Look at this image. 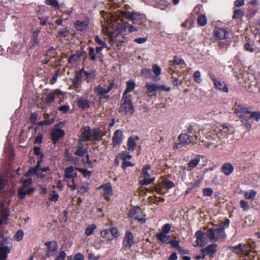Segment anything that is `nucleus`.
I'll return each instance as SVG.
<instances>
[{"label":"nucleus","mask_w":260,"mask_h":260,"mask_svg":"<svg viewBox=\"0 0 260 260\" xmlns=\"http://www.w3.org/2000/svg\"><path fill=\"white\" fill-rule=\"evenodd\" d=\"M235 129L232 126L220 125L208 132L202 142L208 148H218L234 139Z\"/></svg>","instance_id":"obj_1"},{"label":"nucleus","mask_w":260,"mask_h":260,"mask_svg":"<svg viewBox=\"0 0 260 260\" xmlns=\"http://www.w3.org/2000/svg\"><path fill=\"white\" fill-rule=\"evenodd\" d=\"M249 112L248 108L241 105L236 106L235 109V113L237 116L241 118L242 122L248 131L251 128V122L248 121L247 120V114L249 113Z\"/></svg>","instance_id":"obj_2"},{"label":"nucleus","mask_w":260,"mask_h":260,"mask_svg":"<svg viewBox=\"0 0 260 260\" xmlns=\"http://www.w3.org/2000/svg\"><path fill=\"white\" fill-rule=\"evenodd\" d=\"M132 96H123L119 112L132 115L135 112V108L132 101Z\"/></svg>","instance_id":"obj_3"},{"label":"nucleus","mask_w":260,"mask_h":260,"mask_svg":"<svg viewBox=\"0 0 260 260\" xmlns=\"http://www.w3.org/2000/svg\"><path fill=\"white\" fill-rule=\"evenodd\" d=\"M11 241L10 238L0 235V260H7L11 250V246L8 245L11 244Z\"/></svg>","instance_id":"obj_4"},{"label":"nucleus","mask_w":260,"mask_h":260,"mask_svg":"<svg viewBox=\"0 0 260 260\" xmlns=\"http://www.w3.org/2000/svg\"><path fill=\"white\" fill-rule=\"evenodd\" d=\"M224 228L220 227L217 229H209L206 232V235L211 241H217L219 239H224L225 235L224 232Z\"/></svg>","instance_id":"obj_5"},{"label":"nucleus","mask_w":260,"mask_h":260,"mask_svg":"<svg viewBox=\"0 0 260 260\" xmlns=\"http://www.w3.org/2000/svg\"><path fill=\"white\" fill-rule=\"evenodd\" d=\"M113 87V83L110 82L107 88H104L100 85L96 86L94 88V92L100 99L107 98L105 95L108 93Z\"/></svg>","instance_id":"obj_6"},{"label":"nucleus","mask_w":260,"mask_h":260,"mask_svg":"<svg viewBox=\"0 0 260 260\" xmlns=\"http://www.w3.org/2000/svg\"><path fill=\"white\" fill-rule=\"evenodd\" d=\"M45 245L46 246L47 248L46 254L42 257L43 259L54 255L58 248L57 243L54 241L46 242L45 243Z\"/></svg>","instance_id":"obj_7"},{"label":"nucleus","mask_w":260,"mask_h":260,"mask_svg":"<svg viewBox=\"0 0 260 260\" xmlns=\"http://www.w3.org/2000/svg\"><path fill=\"white\" fill-rule=\"evenodd\" d=\"M178 139L179 142L175 144L174 147L178 149L190 144L192 141V137L186 134H182L179 136Z\"/></svg>","instance_id":"obj_8"},{"label":"nucleus","mask_w":260,"mask_h":260,"mask_svg":"<svg viewBox=\"0 0 260 260\" xmlns=\"http://www.w3.org/2000/svg\"><path fill=\"white\" fill-rule=\"evenodd\" d=\"M196 236L197 238L196 241L197 246L203 247L207 244L208 240L207 237H208L206 235V232L204 233L202 231H198L196 233Z\"/></svg>","instance_id":"obj_9"},{"label":"nucleus","mask_w":260,"mask_h":260,"mask_svg":"<svg viewBox=\"0 0 260 260\" xmlns=\"http://www.w3.org/2000/svg\"><path fill=\"white\" fill-rule=\"evenodd\" d=\"M129 216L135 219H137L142 223H144L146 220L143 218V213L141 209L139 207H137L132 209L129 211Z\"/></svg>","instance_id":"obj_10"},{"label":"nucleus","mask_w":260,"mask_h":260,"mask_svg":"<svg viewBox=\"0 0 260 260\" xmlns=\"http://www.w3.org/2000/svg\"><path fill=\"white\" fill-rule=\"evenodd\" d=\"M134 243V237L133 234L129 231L125 233L123 240V246L127 249H130Z\"/></svg>","instance_id":"obj_11"},{"label":"nucleus","mask_w":260,"mask_h":260,"mask_svg":"<svg viewBox=\"0 0 260 260\" xmlns=\"http://www.w3.org/2000/svg\"><path fill=\"white\" fill-rule=\"evenodd\" d=\"M77 177V173L74 172V168L72 166L67 168L64 170L63 180L68 182V180L74 183V179Z\"/></svg>","instance_id":"obj_12"},{"label":"nucleus","mask_w":260,"mask_h":260,"mask_svg":"<svg viewBox=\"0 0 260 260\" xmlns=\"http://www.w3.org/2000/svg\"><path fill=\"white\" fill-rule=\"evenodd\" d=\"M210 77L214 82V85L215 88L225 92H228V88L223 82H221L218 78H216L214 75L211 74Z\"/></svg>","instance_id":"obj_13"},{"label":"nucleus","mask_w":260,"mask_h":260,"mask_svg":"<svg viewBox=\"0 0 260 260\" xmlns=\"http://www.w3.org/2000/svg\"><path fill=\"white\" fill-rule=\"evenodd\" d=\"M217 245L215 243L211 244L207 247L201 249L203 253L202 258H204L205 254L209 255L210 256H213L215 252L216 251Z\"/></svg>","instance_id":"obj_14"},{"label":"nucleus","mask_w":260,"mask_h":260,"mask_svg":"<svg viewBox=\"0 0 260 260\" xmlns=\"http://www.w3.org/2000/svg\"><path fill=\"white\" fill-rule=\"evenodd\" d=\"M0 213H1L2 217L0 219V225H1L3 223H6L9 215V209L3 203H0Z\"/></svg>","instance_id":"obj_15"},{"label":"nucleus","mask_w":260,"mask_h":260,"mask_svg":"<svg viewBox=\"0 0 260 260\" xmlns=\"http://www.w3.org/2000/svg\"><path fill=\"white\" fill-rule=\"evenodd\" d=\"M64 135V132L62 129H54L51 132L52 141L53 144H55L58 140L63 137Z\"/></svg>","instance_id":"obj_16"},{"label":"nucleus","mask_w":260,"mask_h":260,"mask_svg":"<svg viewBox=\"0 0 260 260\" xmlns=\"http://www.w3.org/2000/svg\"><path fill=\"white\" fill-rule=\"evenodd\" d=\"M229 249L236 254L246 252L248 254L249 253V250L245 244H239L237 246H231Z\"/></svg>","instance_id":"obj_17"},{"label":"nucleus","mask_w":260,"mask_h":260,"mask_svg":"<svg viewBox=\"0 0 260 260\" xmlns=\"http://www.w3.org/2000/svg\"><path fill=\"white\" fill-rule=\"evenodd\" d=\"M123 133L120 129L116 130L112 138L113 145L114 147L120 145L122 142Z\"/></svg>","instance_id":"obj_18"},{"label":"nucleus","mask_w":260,"mask_h":260,"mask_svg":"<svg viewBox=\"0 0 260 260\" xmlns=\"http://www.w3.org/2000/svg\"><path fill=\"white\" fill-rule=\"evenodd\" d=\"M146 93L150 97L156 96L155 91H157V84L147 83L145 85Z\"/></svg>","instance_id":"obj_19"},{"label":"nucleus","mask_w":260,"mask_h":260,"mask_svg":"<svg viewBox=\"0 0 260 260\" xmlns=\"http://www.w3.org/2000/svg\"><path fill=\"white\" fill-rule=\"evenodd\" d=\"M100 188L103 190V195L105 199H109L112 194L113 189L112 186L109 184H106L100 186Z\"/></svg>","instance_id":"obj_20"},{"label":"nucleus","mask_w":260,"mask_h":260,"mask_svg":"<svg viewBox=\"0 0 260 260\" xmlns=\"http://www.w3.org/2000/svg\"><path fill=\"white\" fill-rule=\"evenodd\" d=\"M228 34V32L223 28H216L214 31L215 37L219 40L225 39Z\"/></svg>","instance_id":"obj_21"},{"label":"nucleus","mask_w":260,"mask_h":260,"mask_svg":"<svg viewBox=\"0 0 260 260\" xmlns=\"http://www.w3.org/2000/svg\"><path fill=\"white\" fill-rule=\"evenodd\" d=\"M139 140L138 136L129 137L127 142L128 150L130 151H133L136 148L137 144L136 141Z\"/></svg>","instance_id":"obj_22"},{"label":"nucleus","mask_w":260,"mask_h":260,"mask_svg":"<svg viewBox=\"0 0 260 260\" xmlns=\"http://www.w3.org/2000/svg\"><path fill=\"white\" fill-rule=\"evenodd\" d=\"M234 169V167L232 164L226 163L222 165L221 172L226 175H229L233 172Z\"/></svg>","instance_id":"obj_23"},{"label":"nucleus","mask_w":260,"mask_h":260,"mask_svg":"<svg viewBox=\"0 0 260 260\" xmlns=\"http://www.w3.org/2000/svg\"><path fill=\"white\" fill-rule=\"evenodd\" d=\"M88 25V22L87 21H81L77 20L75 22V28L80 31H83L85 30Z\"/></svg>","instance_id":"obj_24"},{"label":"nucleus","mask_w":260,"mask_h":260,"mask_svg":"<svg viewBox=\"0 0 260 260\" xmlns=\"http://www.w3.org/2000/svg\"><path fill=\"white\" fill-rule=\"evenodd\" d=\"M104 134L102 131L99 128H93L91 130V137L96 141H100L102 140Z\"/></svg>","instance_id":"obj_25"},{"label":"nucleus","mask_w":260,"mask_h":260,"mask_svg":"<svg viewBox=\"0 0 260 260\" xmlns=\"http://www.w3.org/2000/svg\"><path fill=\"white\" fill-rule=\"evenodd\" d=\"M33 188H29L28 189L20 188L18 192V197L19 199H24L27 194H29L34 191Z\"/></svg>","instance_id":"obj_26"},{"label":"nucleus","mask_w":260,"mask_h":260,"mask_svg":"<svg viewBox=\"0 0 260 260\" xmlns=\"http://www.w3.org/2000/svg\"><path fill=\"white\" fill-rule=\"evenodd\" d=\"M62 94V93L59 90L56 89L53 91V92L49 94L46 98V102L48 104L51 103L53 102L55 99V96L56 95H59Z\"/></svg>","instance_id":"obj_27"},{"label":"nucleus","mask_w":260,"mask_h":260,"mask_svg":"<svg viewBox=\"0 0 260 260\" xmlns=\"http://www.w3.org/2000/svg\"><path fill=\"white\" fill-rule=\"evenodd\" d=\"M156 237L162 243L169 244L170 242L171 237L170 236L164 233H159L157 234Z\"/></svg>","instance_id":"obj_28"},{"label":"nucleus","mask_w":260,"mask_h":260,"mask_svg":"<svg viewBox=\"0 0 260 260\" xmlns=\"http://www.w3.org/2000/svg\"><path fill=\"white\" fill-rule=\"evenodd\" d=\"M82 140L84 141H88L91 137V131L89 126L84 127V132L82 134Z\"/></svg>","instance_id":"obj_29"},{"label":"nucleus","mask_w":260,"mask_h":260,"mask_svg":"<svg viewBox=\"0 0 260 260\" xmlns=\"http://www.w3.org/2000/svg\"><path fill=\"white\" fill-rule=\"evenodd\" d=\"M45 4L50 6L55 9H58L64 5V3H59L57 0H46Z\"/></svg>","instance_id":"obj_30"},{"label":"nucleus","mask_w":260,"mask_h":260,"mask_svg":"<svg viewBox=\"0 0 260 260\" xmlns=\"http://www.w3.org/2000/svg\"><path fill=\"white\" fill-rule=\"evenodd\" d=\"M126 88L125 90L123 96H131V95H128L127 93L132 91L135 87V83L134 81H128L126 82Z\"/></svg>","instance_id":"obj_31"},{"label":"nucleus","mask_w":260,"mask_h":260,"mask_svg":"<svg viewBox=\"0 0 260 260\" xmlns=\"http://www.w3.org/2000/svg\"><path fill=\"white\" fill-rule=\"evenodd\" d=\"M41 161H42L41 159H40L38 161L37 164L36 165V166L35 167L30 168L29 170L27 171L26 174L27 176H34L37 174V172L38 169H39L40 164Z\"/></svg>","instance_id":"obj_32"},{"label":"nucleus","mask_w":260,"mask_h":260,"mask_svg":"<svg viewBox=\"0 0 260 260\" xmlns=\"http://www.w3.org/2000/svg\"><path fill=\"white\" fill-rule=\"evenodd\" d=\"M38 33H35L32 36L31 40H30V44L31 48H37L39 47V41L38 40Z\"/></svg>","instance_id":"obj_33"},{"label":"nucleus","mask_w":260,"mask_h":260,"mask_svg":"<svg viewBox=\"0 0 260 260\" xmlns=\"http://www.w3.org/2000/svg\"><path fill=\"white\" fill-rule=\"evenodd\" d=\"M247 114V120L248 121H250V120L251 119H253L256 121H258L260 119L259 112H250L249 111V113Z\"/></svg>","instance_id":"obj_34"},{"label":"nucleus","mask_w":260,"mask_h":260,"mask_svg":"<svg viewBox=\"0 0 260 260\" xmlns=\"http://www.w3.org/2000/svg\"><path fill=\"white\" fill-rule=\"evenodd\" d=\"M78 106L83 109H86L90 106V102L87 100L80 99L77 101Z\"/></svg>","instance_id":"obj_35"},{"label":"nucleus","mask_w":260,"mask_h":260,"mask_svg":"<svg viewBox=\"0 0 260 260\" xmlns=\"http://www.w3.org/2000/svg\"><path fill=\"white\" fill-rule=\"evenodd\" d=\"M143 16L136 12H133V17L132 21L134 23H141L142 22Z\"/></svg>","instance_id":"obj_36"},{"label":"nucleus","mask_w":260,"mask_h":260,"mask_svg":"<svg viewBox=\"0 0 260 260\" xmlns=\"http://www.w3.org/2000/svg\"><path fill=\"white\" fill-rule=\"evenodd\" d=\"M256 191L255 190L251 189L247 191H245L244 194V196L245 199L249 200V199H253L256 196Z\"/></svg>","instance_id":"obj_37"},{"label":"nucleus","mask_w":260,"mask_h":260,"mask_svg":"<svg viewBox=\"0 0 260 260\" xmlns=\"http://www.w3.org/2000/svg\"><path fill=\"white\" fill-rule=\"evenodd\" d=\"M200 160V159L199 158H196L190 160V161L188 164L187 170L190 171L192 168H195L199 164Z\"/></svg>","instance_id":"obj_38"},{"label":"nucleus","mask_w":260,"mask_h":260,"mask_svg":"<svg viewBox=\"0 0 260 260\" xmlns=\"http://www.w3.org/2000/svg\"><path fill=\"white\" fill-rule=\"evenodd\" d=\"M101 236L108 240H112L109 229L102 230L101 232Z\"/></svg>","instance_id":"obj_39"},{"label":"nucleus","mask_w":260,"mask_h":260,"mask_svg":"<svg viewBox=\"0 0 260 260\" xmlns=\"http://www.w3.org/2000/svg\"><path fill=\"white\" fill-rule=\"evenodd\" d=\"M207 19L205 15H200L198 18V23L201 26H204L206 24Z\"/></svg>","instance_id":"obj_40"},{"label":"nucleus","mask_w":260,"mask_h":260,"mask_svg":"<svg viewBox=\"0 0 260 260\" xmlns=\"http://www.w3.org/2000/svg\"><path fill=\"white\" fill-rule=\"evenodd\" d=\"M119 156L120 158L123 161L130 159L132 156L129 154V153L126 151L121 152Z\"/></svg>","instance_id":"obj_41"},{"label":"nucleus","mask_w":260,"mask_h":260,"mask_svg":"<svg viewBox=\"0 0 260 260\" xmlns=\"http://www.w3.org/2000/svg\"><path fill=\"white\" fill-rule=\"evenodd\" d=\"M96 228L95 224L89 225L85 230V233L87 236L91 235L93 231Z\"/></svg>","instance_id":"obj_42"},{"label":"nucleus","mask_w":260,"mask_h":260,"mask_svg":"<svg viewBox=\"0 0 260 260\" xmlns=\"http://www.w3.org/2000/svg\"><path fill=\"white\" fill-rule=\"evenodd\" d=\"M83 73L86 77V81L88 83L94 78L95 75L93 72H89L84 70Z\"/></svg>","instance_id":"obj_43"},{"label":"nucleus","mask_w":260,"mask_h":260,"mask_svg":"<svg viewBox=\"0 0 260 260\" xmlns=\"http://www.w3.org/2000/svg\"><path fill=\"white\" fill-rule=\"evenodd\" d=\"M244 15V13L240 9L235 10L233 16V19H240Z\"/></svg>","instance_id":"obj_44"},{"label":"nucleus","mask_w":260,"mask_h":260,"mask_svg":"<svg viewBox=\"0 0 260 260\" xmlns=\"http://www.w3.org/2000/svg\"><path fill=\"white\" fill-rule=\"evenodd\" d=\"M141 74L144 78H150L151 75V71L149 69L145 68L141 70Z\"/></svg>","instance_id":"obj_45"},{"label":"nucleus","mask_w":260,"mask_h":260,"mask_svg":"<svg viewBox=\"0 0 260 260\" xmlns=\"http://www.w3.org/2000/svg\"><path fill=\"white\" fill-rule=\"evenodd\" d=\"M87 153V150L83 147H80L78 148L77 150L75 152V154L80 156H83Z\"/></svg>","instance_id":"obj_46"},{"label":"nucleus","mask_w":260,"mask_h":260,"mask_svg":"<svg viewBox=\"0 0 260 260\" xmlns=\"http://www.w3.org/2000/svg\"><path fill=\"white\" fill-rule=\"evenodd\" d=\"M154 180V178H151L144 177V179L140 181V184L142 185H146L150 184Z\"/></svg>","instance_id":"obj_47"},{"label":"nucleus","mask_w":260,"mask_h":260,"mask_svg":"<svg viewBox=\"0 0 260 260\" xmlns=\"http://www.w3.org/2000/svg\"><path fill=\"white\" fill-rule=\"evenodd\" d=\"M150 169V165H146L144 167V168L142 169V173L143 177H147L149 178L150 175L148 172H147L148 170H149Z\"/></svg>","instance_id":"obj_48"},{"label":"nucleus","mask_w":260,"mask_h":260,"mask_svg":"<svg viewBox=\"0 0 260 260\" xmlns=\"http://www.w3.org/2000/svg\"><path fill=\"white\" fill-rule=\"evenodd\" d=\"M125 25L122 23H119L116 26V30L117 34H120L125 29Z\"/></svg>","instance_id":"obj_49"},{"label":"nucleus","mask_w":260,"mask_h":260,"mask_svg":"<svg viewBox=\"0 0 260 260\" xmlns=\"http://www.w3.org/2000/svg\"><path fill=\"white\" fill-rule=\"evenodd\" d=\"M58 194L55 191L53 190L50 194L49 199L53 202H56L58 200Z\"/></svg>","instance_id":"obj_50"},{"label":"nucleus","mask_w":260,"mask_h":260,"mask_svg":"<svg viewBox=\"0 0 260 260\" xmlns=\"http://www.w3.org/2000/svg\"><path fill=\"white\" fill-rule=\"evenodd\" d=\"M173 63H174V64H177V65L184 64L185 61L182 58H181L177 56H175L174 57Z\"/></svg>","instance_id":"obj_51"},{"label":"nucleus","mask_w":260,"mask_h":260,"mask_svg":"<svg viewBox=\"0 0 260 260\" xmlns=\"http://www.w3.org/2000/svg\"><path fill=\"white\" fill-rule=\"evenodd\" d=\"M240 207L244 210L247 211L249 209V206L248 205V202L246 201L241 200L240 201Z\"/></svg>","instance_id":"obj_52"},{"label":"nucleus","mask_w":260,"mask_h":260,"mask_svg":"<svg viewBox=\"0 0 260 260\" xmlns=\"http://www.w3.org/2000/svg\"><path fill=\"white\" fill-rule=\"evenodd\" d=\"M110 231L111 235L112 237V238H117L119 237V234L118 233V230L115 228H112L109 229Z\"/></svg>","instance_id":"obj_53"},{"label":"nucleus","mask_w":260,"mask_h":260,"mask_svg":"<svg viewBox=\"0 0 260 260\" xmlns=\"http://www.w3.org/2000/svg\"><path fill=\"white\" fill-rule=\"evenodd\" d=\"M94 40L99 45L103 46V47H107L106 43L105 41H102L98 36H95Z\"/></svg>","instance_id":"obj_54"},{"label":"nucleus","mask_w":260,"mask_h":260,"mask_svg":"<svg viewBox=\"0 0 260 260\" xmlns=\"http://www.w3.org/2000/svg\"><path fill=\"white\" fill-rule=\"evenodd\" d=\"M79 172H80L85 177H89L91 175V172L86 169L78 168Z\"/></svg>","instance_id":"obj_55"},{"label":"nucleus","mask_w":260,"mask_h":260,"mask_svg":"<svg viewBox=\"0 0 260 260\" xmlns=\"http://www.w3.org/2000/svg\"><path fill=\"white\" fill-rule=\"evenodd\" d=\"M171 89L170 87H168L165 85H159L157 84V90L159 91H169Z\"/></svg>","instance_id":"obj_56"},{"label":"nucleus","mask_w":260,"mask_h":260,"mask_svg":"<svg viewBox=\"0 0 260 260\" xmlns=\"http://www.w3.org/2000/svg\"><path fill=\"white\" fill-rule=\"evenodd\" d=\"M193 78L196 82L200 83L202 81L201 78V73L199 71H197L194 72L193 75Z\"/></svg>","instance_id":"obj_57"},{"label":"nucleus","mask_w":260,"mask_h":260,"mask_svg":"<svg viewBox=\"0 0 260 260\" xmlns=\"http://www.w3.org/2000/svg\"><path fill=\"white\" fill-rule=\"evenodd\" d=\"M67 254L64 251H61L57 255L54 260H65Z\"/></svg>","instance_id":"obj_58"},{"label":"nucleus","mask_w":260,"mask_h":260,"mask_svg":"<svg viewBox=\"0 0 260 260\" xmlns=\"http://www.w3.org/2000/svg\"><path fill=\"white\" fill-rule=\"evenodd\" d=\"M23 237V233L22 231L19 230L17 232L15 235V239L17 241H20L21 240Z\"/></svg>","instance_id":"obj_59"},{"label":"nucleus","mask_w":260,"mask_h":260,"mask_svg":"<svg viewBox=\"0 0 260 260\" xmlns=\"http://www.w3.org/2000/svg\"><path fill=\"white\" fill-rule=\"evenodd\" d=\"M88 190V187L87 184H83L78 188V192L80 193H84Z\"/></svg>","instance_id":"obj_60"},{"label":"nucleus","mask_w":260,"mask_h":260,"mask_svg":"<svg viewBox=\"0 0 260 260\" xmlns=\"http://www.w3.org/2000/svg\"><path fill=\"white\" fill-rule=\"evenodd\" d=\"M153 71L156 76H158L161 74V69L157 64H154L152 66Z\"/></svg>","instance_id":"obj_61"},{"label":"nucleus","mask_w":260,"mask_h":260,"mask_svg":"<svg viewBox=\"0 0 260 260\" xmlns=\"http://www.w3.org/2000/svg\"><path fill=\"white\" fill-rule=\"evenodd\" d=\"M121 14L124 17L131 20H132V18L133 17V12L122 11L121 12Z\"/></svg>","instance_id":"obj_62"},{"label":"nucleus","mask_w":260,"mask_h":260,"mask_svg":"<svg viewBox=\"0 0 260 260\" xmlns=\"http://www.w3.org/2000/svg\"><path fill=\"white\" fill-rule=\"evenodd\" d=\"M171 78L172 79V83L175 86L181 85L183 83L182 80H180L177 78L174 77L173 76H172Z\"/></svg>","instance_id":"obj_63"},{"label":"nucleus","mask_w":260,"mask_h":260,"mask_svg":"<svg viewBox=\"0 0 260 260\" xmlns=\"http://www.w3.org/2000/svg\"><path fill=\"white\" fill-rule=\"evenodd\" d=\"M171 228V226L169 224H165L162 228V232L161 233H164L167 234L169 231H170Z\"/></svg>","instance_id":"obj_64"}]
</instances>
